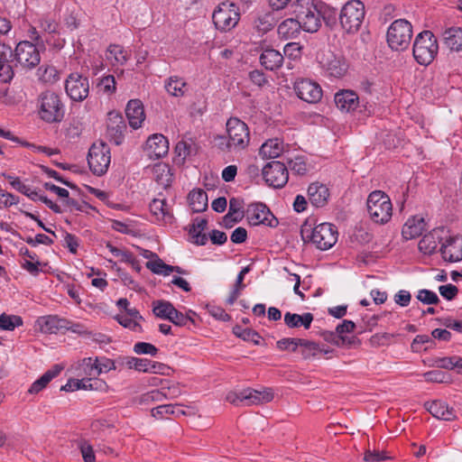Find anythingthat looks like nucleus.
Wrapping results in <instances>:
<instances>
[{"instance_id": "nucleus-30", "label": "nucleus", "mask_w": 462, "mask_h": 462, "mask_svg": "<svg viewBox=\"0 0 462 462\" xmlns=\"http://www.w3.org/2000/svg\"><path fill=\"white\" fill-rule=\"evenodd\" d=\"M70 321L58 316H47L40 321L41 329L45 333H57L58 330L69 328Z\"/></svg>"}, {"instance_id": "nucleus-14", "label": "nucleus", "mask_w": 462, "mask_h": 462, "mask_svg": "<svg viewBox=\"0 0 462 462\" xmlns=\"http://www.w3.org/2000/svg\"><path fill=\"white\" fill-rule=\"evenodd\" d=\"M294 90L301 100L310 104L318 103L322 97L321 87L310 79L297 80L294 84Z\"/></svg>"}, {"instance_id": "nucleus-55", "label": "nucleus", "mask_w": 462, "mask_h": 462, "mask_svg": "<svg viewBox=\"0 0 462 462\" xmlns=\"http://www.w3.org/2000/svg\"><path fill=\"white\" fill-rule=\"evenodd\" d=\"M254 23L257 30L263 32H266L273 27V17L270 14L258 17Z\"/></svg>"}, {"instance_id": "nucleus-36", "label": "nucleus", "mask_w": 462, "mask_h": 462, "mask_svg": "<svg viewBox=\"0 0 462 462\" xmlns=\"http://www.w3.org/2000/svg\"><path fill=\"white\" fill-rule=\"evenodd\" d=\"M165 89L173 97H183L187 91V83L177 76L171 77L165 83Z\"/></svg>"}, {"instance_id": "nucleus-12", "label": "nucleus", "mask_w": 462, "mask_h": 462, "mask_svg": "<svg viewBox=\"0 0 462 462\" xmlns=\"http://www.w3.org/2000/svg\"><path fill=\"white\" fill-rule=\"evenodd\" d=\"M212 19L217 29L226 32L237 24L239 14L235 10L234 5L222 4L214 11Z\"/></svg>"}, {"instance_id": "nucleus-50", "label": "nucleus", "mask_w": 462, "mask_h": 462, "mask_svg": "<svg viewBox=\"0 0 462 462\" xmlns=\"http://www.w3.org/2000/svg\"><path fill=\"white\" fill-rule=\"evenodd\" d=\"M417 299L420 302L429 305H436L439 302L438 295L435 292L426 289L419 291L417 294Z\"/></svg>"}, {"instance_id": "nucleus-24", "label": "nucleus", "mask_w": 462, "mask_h": 462, "mask_svg": "<svg viewBox=\"0 0 462 462\" xmlns=\"http://www.w3.org/2000/svg\"><path fill=\"white\" fill-rule=\"evenodd\" d=\"M300 23H301V30L308 32H316L321 26L320 13L317 6L312 5L307 8L303 16L300 17Z\"/></svg>"}, {"instance_id": "nucleus-58", "label": "nucleus", "mask_w": 462, "mask_h": 462, "mask_svg": "<svg viewBox=\"0 0 462 462\" xmlns=\"http://www.w3.org/2000/svg\"><path fill=\"white\" fill-rule=\"evenodd\" d=\"M233 332L236 337L243 338L244 340L246 341L253 339L254 337H260L259 334L254 330H252L250 328H243L240 326H235L233 328Z\"/></svg>"}, {"instance_id": "nucleus-49", "label": "nucleus", "mask_w": 462, "mask_h": 462, "mask_svg": "<svg viewBox=\"0 0 462 462\" xmlns=\"http://www.w3.org/2000/svg\"><path fill=\"white\" fill-rule=\"evenodd\" d=\"M320 17H322L327 26L332 28L337 23V12L328 6H320L319 9Z\"/></svg>"}, {"instance_id": "nucleus-11", "label": "nucleus", "mask_w": 462, "mask_h": 462, "mask_svg": "<svg viewBox=\"0 0 462 462\" xmlns=\"http://www.w3.org/2000/svg\"><path fill=\"white\" fill-rule=\"evenodd\" d=\"M67 95L74 101H83L89 93V82L87 77L79 73H71L65 82Z\"/></svg>"}, {"instance_id": "nucleus-51", "label": "nucleus", "mask_w": 462, "mask_h": 462, "mask_svg": "<svg viewBox=\"0 0 462 462\" xmlns=\"http://www.w3.org/2000/svg\"><path fill=\"white\" fill-rule=\"evenodd\" d=\"M244 201L238 198H232L229 200L228 213L230 216H236L238 218H243L245 213L243 211Z\"/></svg>"}, {"instance_id": "nucleus-29", "label": "nucleus", "mask_w": 462, "mask_h": 462, "mask_svg": "<svg viewBox=\"0 0 462 462\" xmlns=\"http://www.w3.org/2000/svg\"><path fill=\"white\" fill-rule=\"evenodd\" d=\"M260 62L266 69L274 70L282 65L283 56L274 49H266L260 56Z\"/></svg>"}, {"instance_id": "nucleus-39", "label": "nucleus", "mask_w": 462, "mask_h": 462, "mask_svg": "<svg viewBox=\"0 0 462 462\" xmlns=\"http://www.w3.org/2000/svg\"><path fill=\"white\" fill-rule=\"evenodd\" d=\"M107 52L109 53L107 59H114L116 64L124 65L129 59L127 51L117 44L109 45Z\"/></svg>"}, {"instance_id": "nucleus-44", "label": "nucleus", "mask_w": 462, "mask_h": 462, "mask_svg": "<svg viewBox=\"0 0 462 462\" xmlns=\"http://www.w3.org/2000/svg\"><path fill=\"white\" fill-rule=\"evenodd\" d=\"M153 173L156 175V181L162 185L168 186L171 180L170 170L166 164L157 163L152 168Z\"/></svg>"}, {"instance_id": "nucleus-48", "label": "nucleus", "mask_w": 462, "mask_h": 462, "mask_svg": "<svg viewBox=\"0 0 462 462\" xmlns=\"http://www.w3.org/2000/svg\"><path fill=\"white\" fill-rule=\"evenodd\" d=\"M244 276L237 275L236 283L234 285V288L232 291L230 292L229 297L226 299V303L229 305H233L235 301L237 300L239 295L241 294V291L245 288V284H244Z\"/></svg>"}, {"instance_id": "nucleus-41", "label": "nucleus", "mask_w": 462, "mask_h": 462, "mask_svg": "<svg viewBox=\"0 0 462 462\" xmlns=\"http://www.w3.org/2000/svg\"><path fill=\"white\" fill-rule=\"evenodd\" d=\"M165 399H168V395L165 393V388H162L161 390H152L143 393L140 397V402L148 404L151 402H162Z\"/></svg>"}, {"instance_id": "nucleus-45", "label": "nucleus", "mask_w": 462, "mask_h": 462, "mask_svg": "<svg viewBox=\"0 0 462 462\" xmlns=\"http://www.w3.org/2000/svg\"><path fill=\"white\" fill-rule=\"evenodd\" d=\"M98 359L93 361L92 358H85L83 360L84 372L86 375L97 377L103 373V367L97 364Z\"/></svg>"}, {"instance_id": "nucleus-8", "label": "nucleus", "mask_w": 462, "mask_h": 462, "mask_svg": "<svg viewBox=\"0 0 462 462\" xmlns=\"http://www.w3.org/2000/svg\"><path fill=\"white\" fill-rule=\"evenodd\" d=\"M228 135L227 145L234 151L245 149L250 141L249 129L246 124L238 118H230L226 122Z\"/></svg>"}, {"instance_id": "nucleus-10", "label": "nucleus", "mask_w": 462, "mask_h": 462, "mask_svg": "<svg viewBox=\"0 0 462 462\" xmlns=\"http://www.w3.org/2000/svg\"><path fill=\"white\" fill-rule=\"evenodd\" d=\"M265 182L275 189L282 188L288 181V168L283 162L273 161L263 169Z\"/></svg>"}, {"instance_id": "nucleus-1", "label": "nucleus", "mask_w": 462, "mask_h": 462, "mask_svg": "<svg viewBox=\"0 0 462 462\" xmlns=\"http://www.w3.org/2000/svg\"><path fill=\"white\" fill-rule=\"evenodd\" d=\"M39 117L49 124L60 123L64 118V105L59 94L52 90H44L37 97Z\"/></svg>"}, {"instance_id": "nucleus-61", "label": "nucleus", "mask_w": 462, "mask_h": 462, "mask_svg": "<svg viewBox=\"0 0 462 462\" xmlns=\"http://www.w3.org/2000/svg\"><path fill=\"white\" fill-rule=\"evenodd\" d=\"M389 458L384 452L379 450H366L365 452L364 460L366 462H380Z\"/></svg>"}, {"instance_id": "nucleus-2", "label": "nucleus", "mask_w": 462, "mask_h": 462, "mask_svg": "<svg viewBox=\"0 0 462 462\" xmlns=\"http://www.w3.org/2000/svg\"><path fill=\"white\" fill-rule=\"evenodd\" d=\"M301 236L303 240H310L318 249L328 250L331 248L337 241V229L329 223H322L315 227L304 224L301 226Z\"/></svg>"}, {"instance_id": "nucleus-38", "label": "nucleus", "mask_w": 462, "mask_h": 462, "mask_svg": "<svg viewBox=\"0 0 462 462\" xmlns=\"http://www.w3.org/2000/svg\"><path fill=\"white\" fill-rule=\"evenodd\" d=\"M173 309L174 306L170 301L160 300L152 302V312L161 319H168Z\"/></svg>"}, {"instance_id": "nucleus-54", "label": "nucleus", "mask_w": 462, "mask_h": 462, "mask_svg": "<svg viewBox=\"0 0 462 462\" xmlns=\"http://www.w3.org/2000/svg\"><path fill=\"white\" fill-rule=\"evenodd\" d=\"M98 87L100 88V89L106 93V94H112L116 91V79H115V77L112 76V75H108V76H106L104 77L99 84H98Z\"/></svg>"}, {"instance_id": "nucleus-56", "label": "nucleus", "mask_w": 462, "mask_h": 462, "mask_svg": "<svg viewBox=\"0 0 462 462\" xmlns=\"http://www.w3.org/2000/svg\"><path fill=\"white\" fill-rule=\"evenodd\" d=\"M176 405L173 404H163L159 405L152 410V416L154 418H162L167 414H175Z\"/></svg>"}, {"instance_id": "nucleus-52", "label": "nucleus", "mask_w": 462, "mask_h": 462, "mask_svg": "<svg viewBox=\"0 0 462 462\" xmlns=\"http://www.w3.org/2000/svg\"><path fill=\"white\" fill-rule=\"evenodd\" d=\"M134 351L138 355H150L154 356L158 353V348L151 343L138 342L134 345Z\"/></svg>"}, {"instance_id": "nucleus-40", "label": "nucleus", "mask_w": 462, "mask_h": 462, "mask_svg": "<svg viewBox=\"0 0 462 462\" xmlns=\"http://www.w3.org/2000/svg\"><path fill=\"white\" fill-rule=\"evenodd\" d=\"M23 325V319L15 315H0V328L4 330H14L15 328Z\"/></svg>"}, {"instance_id": "nucleus-17", "label": "nucleus", "mask_w": 462, "mask_h": 462, "mask_svg": "<svg viewBox=\"0 0 462 462\" xmlns=\"http://www.w3.org/2000/svg\"><path fill=\"white\" fill-rule=\"evenodd\" d=\"M321 66L335 78L342 77L346 71V65L332 52L322 54L319 58Z\"/></svg>"}, {"instance_id": "nucleus-21", "label": "nucleus", "mask_w": 462, "mask_h": 462, "mask_svg": "<svg viewBox=\"0 0 462 462\" xmlns=\"http://www.w3.org/2000/svg\"><path fill=\"white\" fill-rule=\"evenodd\" d=\"M358 103V96L352 90H340L335 95V104L341 111H353L357 107Z\"/></svg>"}, {"instance_id": "nucleus-9", "label": "nucleus", "mask_w": 462, "mask_h": 462, "mask_svg": "<svg viewBox=\"0 0 462 462\" xmlns=\"http://www.w3.org/2000/svg\"><path fill=\"white\" fill-rule=\"evenodd\" d=\"M110 161V149L105 143L92 144L88 151V162L90 171L95 175L102 176L105 174L109 167Z\"/></svg>"}, {"instance_id": "nucleus-19", "label": "nucleus", "mask_w": 462, "mask_h": 462, "mask_svg": "<svg viewBox=\"0 0 462 462\" xmlns=\"http://www.w3.org/2000/svg\"><path fill=\"white\" fill-rule=\"evenodd\" d=\"M125 115L131 127L134 129L141 127L145 119L143 103L139 99L130 100L125 107Z\"/></svg>"}, {"instance_id": "nucleus-28", "label": "nucleus", "mask_w": 462, "mask_h": 462, "mask_svg": "<svg viewBox=\"0 0 462 462\" xmlns=\"http://www.w3.org/2000/svg\"><path fill=\"white\" fill-rule=\"evenodd\" d=\"M301 23L299 20L288 18L282 21L278 26V33L285 40L295 39L300 33Z\"/></svg>"}, {"instance_id": "nucleus-18", "label": "nucleus", "mask_w": 462, "mask_h": 462, "mask_svg": "<svg viewBox=\"0 0 462 462\" xmlns=\"http://www.w3.org/2000/svg\"><path fill=\"white\" fill-rule=\"evenodd\" d=\"M146 150L150 158H162L168 153V140L162 134H152L146 141Z\"/></svg>"}, {"instance_id": "nucleus-13", "label": "nucleus", "mask_w": 462, "mask_h": 462, "mask_svg": "<svg viewBox=\"0 0 462 462\" xmlns=\"http://www.w3.org/2000/svg\"><path fill=\"white\" fill-rule=\"evenodd\" d=\"M246 217L253 226L260 224L269 226H275L278 224L277 218L272 214L266 205L263 203H254L248 206L246 209Z\"/></svg>"}, {"instance_id": "nucleus-63", "label": "nucleus", "mask_w": 462, "mask_h": 462, "mask_svg": "<svg viewBox=\"0 0 462 462\" xmlns=\"http://www.w3.org/2000/svg\"><path fill=\"white\" fill-rule=\"evenodd\" d=\"M423 376L427 382L430 383H444L446 378L445 374L439 370L426 372Z\"/></svg>"}, {"instance_id": "nucleus-20", "label": "nucleus", "mask_w": 462, "mask_h": 462, "mask_svg": "<svg viewBox=\"0 0 462 462\" xmlns=\"http://www.w3.org/2000/svg\"><path fill=\"white\" fill-rule=\"evenodd\" d=\"M443 227L435 228L419 242V250L425 254H431L436 251L438 245L442 241Z\"/></svg>"}, {"instance_id": "nucleus-23", "label": "nucleus", "mask_w": 462, "mask_h": 462, "mask_svg": "<svg viewBox=\"0 0 462 462\" xmlns=\"http://www.w3.org/2000/svg\"><path fill=\"white\" fill-rule=\"evenodd\" d=\"M310 203L316 208L324 207L329 198V190L326 185L318 182L311 183L308 189Z\"/></svg>"}, {"instance_id": "nucleus-15", "label": "nucleus", "mask_w": 462, "mask_h": 462, "mask_svg": "<svg viewBox=\"0 0 462 462\" xmlns=\"http://www.w3.org/2000/svg\"><path fill=\"white\" fill-rule=\"evenodd\" d=\"M126 125L123 116L117 112L111 111L107 115L106 135L110 142L116 145L123 143L124 133Z\"/></svg>"}, {"instance_id": "nucleus-57", "label": "nucleus", "mask_w": 462, "mask_h": 462, "mask_svg": "<svg viewBox=\"0 0 462 462\" xmlns=\"http://www.w3.org/2000/svg\"><path fill=\"white\" fill-rule=\"evenodd\" d=\"M289 168L298 175H303L307 172V165L301 158H295L288 162Z\"/></svg>"}, {"instance_id": "nucleus-31", "label": "nucleus", "mask_w": 462, "mask_h": 462, "mask_svg": "<svg viewBox=\"0 0 462 462\" xmlns=\"http://www.w3.org/2000/svg\"><path fill=\"white\" fill-rule=\"evenodd\" d=\"M63 369V366L55 365L51 369L45 372L38 380H36L30 387L28 392L36 394L44 389L47 384L56 377Z\"/></svg>"}, {"instance_id": "nucleus-42", "label": "nucleus", "mask_w": 462, "mask_h": 462, "mask_svg": "<svg viewBox=\"0 0 462 462\" xmlns=\"http://www.w3.org/2000/svg\"><path fill=\"white\" fill-rule=\"evenodd\" d=\"M192 225L199 230V234L194 235V243L196 245H204L208 241L207 235L203 233L208 226L207 219L197 217Z\"/></svg>"}, {"instance_id": "nucleus-60", "label": "nucleus", "mask_w": 462, "mask_h": 462, "mask_svg": "<svg viewBox=\"0 0 462 462\" xmlns=\"http://www.w3.org/2000/svg\"><path fill=\"white\" fill-rule=\"evenodd\" d=\"M106 247L114 256L119 257L122 262L133 261V254L129 251L121 250L110 244H107Z\"/></svg>"}, {"instance_id": "nucleus-33", "label": "nucleus", "mask_w": 462, "mask_h": 462, "mask_svg": "<svg viewBox=\"0 0 462 462\" xmlns=\"http://www.w3.org/2000/svg\"><path fill=\"white\" fill-rule=\"evenodd\" d=\"M151 212L164 222H171L173 216L165 199H154L150 204Z\"/></svg>"}, {"instance_id": "nucleus-3", "label": "nucleus", "mask_w": 462, "mask_h": 462, "mask_svg": "<svg viewBox=\"0 0 462 462\" xmlns=\"http://www.w3.org/2000/svg\"><path fill=\"white\" fill-rule=\"evenodd\" d=\"M367 211L374 223L384 224L392 217L393 206L390 198L383 191L374 190L368 196Z\"/></svg>"}, {"instance_id": "nucleus-53", "label": "nucleus", "mask_w": 462, "mask_h": 462, "mask_svg": "<svg viewBox=\"0 0 462 462\" xmlns=\"http://www.w3.org/2000/svg\"><path fill=\"white\" fill-rule=\"evenodd\" d=\"M168 320L180 327L185 326L188 321L194 323V319L192 318L184 315L175 308L173 309V311H171Z\"/></svg>"}, {"instance_id": "nucleus-22", "label": "nucleus", "mask_w": 462, "mask_h": 462, "mask_svg": "<svg viewBox=\"0 0 462 462\" xmlns=\"http://www.w3.org/2000/svg\"><path fill=\"white\" fill-rule=\"evenodd\" d=\"M243 394L242 398L245 399V402L247 406L267 403L273 399V393L270 389L257 391L247 388L243 390Z\"/></svg>"}, {"instance_id": "nucleus-7", "label": "nucleus", "mask_w": 462, "mask_h": 462, "mask_svg": "<svg viewBox=\"0 0 462 462\" xmlns=\"http://www.w3.org/2000/svg\"><path fill=\"white\" fill-rule=\"evenodd\" d=\"M412 37V26L405 19L395 20L387 31L389 46L395 51H403L410 45Z\"/></svg>"}, {"instance_id": "nucleus-46", "label": "nucleus", "mask_w": 462, "mask_h": 462, "mask_svg": "<svg viewBox=\"0 0 462 462\" xmlns=\"http://www.w3.org/2000/svg\"><path fill=\"white\" fill-rule=\"evenodd\" d=\"M116 319L123 327L129 328L133 331H142V327L139 321L134 319L132 317L125 313L117 314Z\"/></svg>"}, {"instance_id": "nucleus-34", "label": "nucleus", "mask_w": 462, "mask_h": 462, "mask_svg": "<svg viewBox=\"0 0 462 462\" xmlns=\"http://www.w3.org/2000/svg\"><path fill=\"white\" fill-rule=\"evenodd\" d=\"M189 206L194 212H202L208 208V195L203 189H193L189 193Z\"/></svg>"}, {"instance_id": "nucleus-26", "label": "nucleus", "mask_w": 462, "mask_h": 462, "mask_svg": "<svg viewBox=\"0 0 462 462\" xmlns=\"http://www.w3.org/2000/svg\"><path fill=\"white\" fill-rule=\"evenodd\" d=\"M425 407L433 417L439 420H452L456 418L453 408H449L443 402L433 401L426 402Z\"/></svg>"}, {"instance_id": "nucleus-6", "label": "nucleus", "mask_w": 462, "mask_h": 462, "mask_svg": "<svg viewBox=\"0 0 462 462\" xmlns=\"http://www.w3.org/2000/svg\"><path fill=\"white\" fill-rule=\"evenodd\" d=\"M14 57L16 70L29 71L36 68L41 62L39 49L35 43L29 41H22L16 45Z\"/></svg>"}, {"instance_id": "nucleus-35", "label": "nucleus", "mask_w": 462, "mask_h": 462, "mask_svg": "<svg viewBox=\"0 0 462 462\" xmlns=\"http://www.w3.org/2000/svg\"><path fill=\"white\" fill-rule=\"evenodd\" d=\"M38 80L44 84H54L60 79V73L52 65L42 64L37 69Z\"/></svg>"}, {"instance_id": "nucleus-27", "label": "nucleus", "mask_w": 462, "mask_h": 462, "mask_svg": "<svg viewBox=\"0 0 462 462\" xmlns=\"http://www.w3.org/2000/svg\"><path fill=\"white\" fill-rule=\"evenodd\" d=\"M313 315L310 312H305L302 315L291 313L290 311L284 314V324L289 328H298L303 327L305 329L310 328L313 321Z\"/></svg>"}, {"instance_id": "nucleus-62", "label": "nucleus", "mask_w": 462, "mask_h": 462, "mask_svg": "<svg viewBox=\"0 0 462 462\" xmlns=\"http://www.w3.org/2000/svg\"><path fill=\"white\" fill-rule=\"evenodd\" d=\"M457 356L442 357L435 361L436 366L444 369L457 368Z\"/></svg>"}, {"instance_id": "nucleus-64", "label": "nucleus", "mask_w": 462, "mask_h": 462, "mask_svg": "<svg viewBox=\"0 0 462 462\" xmlns=\"http://www.w3.org/2000/svg\"><path fill=\"white\" fill-rule=\"evenodd\" d=\"M80 451L85 462H96L95 454L91 445L83 443L80 445Z\"/></svg>"}, {"instance_id": "nucleus-25", "label": "nucleus", "mask_w": 462, "mask_h": 462, "mask_svg": "<svg viewBox=\"0 0 462 462\" xmlns=\"http://www.w3.org/2000/svg\"><path fill=\"white\" fill-rule=\"evenodd\" d=\"M426 223L421 217H411L404 224L402 235L406 240L420 236L425 230Z\"/></svg>"}, {"instance_id": "nucleus-16", "label": "nucleus", "mask_w": 462, "mask_h": 462, "mask_svg": "<svg viewBox=\"0 0 462 462\" xmlns=\"http://www.w3.org/2000/svg\"><path fill=\"white\" fill-rule=\"evenodd\" d=\"M444 261L457 263L462 260V236H454L447 238L439 249Z\"/></svg>"}, {"instance_id": "nucleus-4", "label": "nucleus", "mask_w": 462, "mask_h": 462, "mask_svg": "<svg viewBox=\"0 0 462 462\" xmlns=\"http://www.w3.org/2000/svg\"><path fill=\"white\" fill-rule=\"evenodd\" d=\"M439 45L436 37L430 31L420 32L414 41L413 57L420 65H429L438 53Z\"/></svg>"}, {"instance_id": "nucleus-59", "label": "nucleus", "mask_w": 462, "mask_h": 462, "mask_svg": "<svg viewBox=\"0 0 462 462\" xmlns=\"http://www.w3.org/2000/svg\"><path fill=\"white\" fill-rule=\"evenodd\" d=\"M439 291L442 297L448 300H452L458 293L457 286L449 283L447 285H441L439 288Z\"/></svg>"}, {"instance_id": "nucleus-5", "label": "nucleus", "mask_w": 462, "mask_h": 462, "mask_svg": "<svg viewBox=\"0 0 462 462\" xmlns=\"http://www.w3.org/2000/svg\"><path fill=\"white\" fill-rule=\"evenodd\" d=\"M365 15V5L360 0H350L343 5L339 22L345 32L355 33L360 29Z\"/></svg>"}, {"instance_id": "nucleus-37", "label": "nucleus", "mask_w": 462, "mask_h": 462, "mask_svg": "<svg viewBox=\"0 0 462 462\" xmlns=\"http://www.w3.org/2000/svg\"><path fill=\"white\" fill-rule=\"evenodd\" d=\"M281 143L277 140H269L260 148V154L266 158H276L282 152Z\"/></svg>"}, {"instance_id": "nucleus-32", "label": "nucleus", "mask_w": 462, "mask_h": 462, "mask_svg": "<svg viewBox=\"0 0 462 462\" xmlns=\"http://www.w3.org/2000/svg\"><path fill=\"white\" fill-rule=\"evenodd\" d=\"M445 45L451 51L462 50V28L451 27L443 32Z\"/></svg>"}, {"instance_id": "nucleus-47", "label": "nucleus", "mask_w": 462, "mask_h": 462, "mask_svg": "<svg viewBox=\"0 0 462 462\" xmlns=\"http://www.w3.org/2000/svg\"><path fill=\"white\" fill-rule=\"evenodd\" d=\"M301 338L296 337H287L282 338L276 342V346L282 350H291V352H296L300 347Z\"/></svg>"}, {"instance_id": "nucleus-43", "label": "nucleus", "mask_w": 462, "mask_h": 462, "mask_svg": "<svg viewBox=\"0 0 462 462\" xmlns=\"http://www.w3.org/2000/svg\"><path fill=\"white\" fill-rule=\"evenodd\" d=\"M300 347H301L300 354L303 359L314 357L320 351L317 343L303 338H301Z\"/></svg>"}]
</instances>
